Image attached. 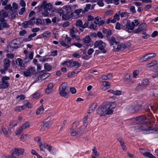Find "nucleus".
<instances>
[{
  "mask_svg": "<svg viewBox=\"0 0 158 158\" xmlns=\"http://www.w3.org/2000/svg\"><path fill=\"white\" fill-rule=\"evenodd\" d=\"M116 106V104L114 102L108 103L99 107L97 110V113L100 116L110 114L113 112V110Z\"/></svg>",
  "mask_w": 158,
  "mask_h": 158,
  "instance_id": "nucleus-1",
  "label": "nucleus"
},
{
  "mask_svg": "<svg viewBox=\"0 0 158 158\" xmlns=\"http://www.w3.org/2000/svg\"><path fill=\"white\" fill-rule=\"evenodd\" d=\"M78 8V6L76 4L64 6L61 12H60V15L62 16V19H64L68 20L72 16L73 10Z\"/></svg>",
  "mask_w": 158,
  "mask_h": 158,
  "instance_id": "nucleus-2",
  "label": "nucleus"
},
{
  "mask_svg": "<svg viewBox=\"0 0 158 158\" xmlns=\"http://www.w3.org/2000/svg\"><path fill=\"white\" fill-rule=\"evenodd\" d=\"M145 118L144 116H140L137 117L135 118H132L131 121L132 122H134L133 124L134 125L136 124H138L137 126L134 127L135 130H141L143 131V132L145 128L142 127V126L145 125L146 126V129H148V127L146 125L144 124L141 125L144 122Z\"/></svg>",
  "mask_w": 158,
  "mask_h": 158,
  "instance_id": "nucleus-3",
  "label": "nucleus"
},
{
  "mask_svg": "<svg viewBox=\"0 0 158 158\" xmlns=\"http://www.w3.org/2000/svg\"><path fill=\"white\" fill-rule=\"evenodd\" d=\"M133 22H131L129 19L123 20L122 24V28L129 32H131L134 28Z\"/></svg>",
  "mask_w": 158,
  "mask_h": 158,
  "instance_id": "nucleus-4",
  "label": "nucleus"
},
{
  "mask_svg": "<svg viewBox=\"0 0 158 158\" xmlns=\"http://www.w3.org/2000/svg\"><path fill=\"white\" fill-rule=\"evenodd\" d=\"M24 149L21 148H15L11 151V155L9 156L8 158H17L18 157L23 155Z\"/></svg>",
  "mask_w": 158,
  "mask_h": 158,
  "instance_id": "nucleus-5",
  "label": "nucleus"
},
{
  "mask_svg": "<svg viewBox=\"0 0 158 158\" xmlns=\"http://www.w3.org/2000/svg\"><path fill=\"white\" fill-rule=\"evenodd\" d=\"M106 46L105 43L101 40H99L96 41L94 44V48H98L103 53H105L106 52V50L105 49Z\"/></svg>",
  "mask_w": 158,
  "mask_h": 158,
  "instance_id": "nucleus-6",
  "label": "nucleus"
},
{
  "mask_svg": "<svg viewBox=\"0 0 158 158\" xmlns=\"http://www.w3.org/2000/svg\"><path fill=\"white\" fill-rule=\"evenodd\" d=\"M78 122L75 121L73 124L72 127L70 131V133L72 136H80L83 133V132H78L76 131L75 128L77 127V125L78 124Z\"/></svg>",
  "mask_w": 158,
  "mask_h": 158,
  "instance_id": "nucleus-7",
  "label": "nucleus"
},
{
  "mask_svg": "<svg viewBox=\"0 0 158 158\" xmlns=\"http://www.w3.org/2000/svg\"><path fill=\"white\" fill-rule=\"evenodd\" d=\"M62 64L63 66H66L68 67L72 68L75 67L76 68L79 67L81 64L77 61H74L70 60L68 61H65L62 62Z\"/></svg>",
  "mask_w": 158,
  "mask_h": 158,
  "instance_id": "nucleus-8",
  "label": "nucleus"
},
{
  "mask_svg": "<svg viewBox=\"0 0 158 158\" xmlns=\"http://www.w3.org/2000/svg\"><path fill=\"white\" fill-rule=\"evenodd\" d=\"M10 79L9 77L4 76L2 77V81L0 82V88L5 89L8 87L9 83L7 81Z\"/></svg>",
  "mask_w": 158,
  "mask_h": 158,
  "instance_id": "nucleus-9",
  "label": "nucleus"
},
{
  "mask_svg": "<svg viewBox=\"0 0 158 158\" xmlns=\"http://www.w3.org/2000/svg\"><path fill=\"white\" fill-rule=\"evenodd\" d=\"M67 86V83L64 82L62 84L59 88L60 94V95L66 98L68 97L67 94L65 91Z\"/></svg>",
  "mask_w": 158,
  "mask_h": 158,
  "instance_id": "nucleus-10",
  "label": "nucleus"
},
{
  "mask_svg": "<svg viewBox=\"0 0 158 158\" xmlns=\"http://www.w3.org/2000/svg\"><path fill=\"white\" fill-rule=\"evenodd\" d=\"M19 41L20 39L19 38H17L11 41L9 45L7 46L8 49H9L10 48L13 49L18 48L21 44Z\"/></svg>",
  "mask_w": 158,
  "mask_h": 158,
  "instance_id": "nucleus-11",
  "label": "nucleus"
},
{
  "mask_svg": "<svg viewBox=\"0 0 158 158\" xmlns=\"http://www.w3.org/2000/svg\"><path fill=\"white\" fill-rule=\"evenodd\" d=\"M156 55V54L155 53H147L140 58L139 59V60L140 62L146 61L148 60L155 57Z\"/></svg>",
  "mask_w": 158,
  "mask_h": 158,
  "instance_id": "nucleus-12",
  "label": "nucleus"
},
{
  "mask_svg": "<svg viewBox=\"0 0 158 158\" xmlns=\"http://www.w3.org/2000/svg\"><path fill=\"white\" fill-rule=\"evenodd\" d=\"M142 127L145 128L144 130L143 131V133L145 134H149L155 131L158 132V128H154L152 127H149L146 129V126L145 125L142 126Z\"/></svg>",
  "mask_w": 158,
  "mask_h": 158,
  "instance_id": "nucleus-13",
  "label": "nucleus"
},
{
  "mask_svg": "<svg viewBox=\"0 0 158 158\" xmlns=\"http://www.w3.org/2000/svg\"><path fill=\"white\" fill-rule=\"evenodd\" d=\"M70 33L71 36L72 37H76L78 35H79L80 32L77 29L74 27H73L70 30Z\"/></svg>",
  "mask_w": 158,
  "mask_h": 158,
  "instance_id": "nucleus-14",
  "label": "nucleus"
},
{
  "mask_svg": "<svg viewBox=\"0 0 158 158\" xmlns=\"http://www.w3.org/2000/svg\"><path fill=\"white\" fill-rule=\"evenodd\" d=\"M146 27V24L142 23L140 24L137 29L134 30L133 32L134 33H138L142 31Z\"/></svg>",
  "mask_w": 158,
  "mask_h": 158,
  "instance_id": "nucleus-15",
  "label": "nucleus"
},
{
  "mask_svg": "<svg viewBox=\"0 0 158 158\" xmlns=\"http://www.w3.org/2000/svg\"><path fill=\"white\" fill-rule=\"evenodd\" d=\"M140 152L143 154V156L148 157L149 158H155V156L149 152H146L144 149H140Z\"/></svg>",
  "mask_w": 158,
  "mask_h": 158,
  "instance_id": "nucleus-16",
  "label": "nucleus"
},
{
  "mask_svg": "<svg viewBox=\"0 0 158 158\" xmlns=\"http://www.w3.org/2000/svg\"><path fill=\"white\" fill-rule=\"evenodd\" d=\"M34 71V69L32 68H29L23 72V74L25 77H27L32 74Z\"/></svg>",
  "mask_w": 158,
  "mask_h": 158,
  "instance_id": "nucleus-17",
  "label": "nucleus"
},
{
  "mask_svg": "<svg viewBox=\"0 0 158 158\" xmlns=\"http://www.w3.org/2000/svg\"><path fill=\"white\" fill-rule=\"evenodd\" d=\"M53 84L52 83H49L47 86V88L45 89V93L48 94L52 93L53 90Z\"/></svg>",
  "mask_w": 158,
  "mask_h": 158,
  "instance_id": "nucleus-18",
  "label": "nucleus"
},
{
  "mask_svg": "<svg viewBox=\"0 0 158 158\" xmlns=\"http://www.w3.org/2000/svg\"><path fill=\"white\" fill-rule=\"evenodd\" d=\"M42 4L44 6V7L46 9V10L50 11L52 10V6L50 3H47L46 2L44 1L42 2Z\"/></svg>",
  "mask_w": 158,
  "mask_h": 158,
  "instance_id": "nucleus-19",
  "label": "nucleus"
},
{
  "mask_svg": "<svg viewBox=\"0 0 158 158\" xmlns=\"http://www.w3.org/2000/svg\"><path fill=\"white\" fill-rule=\"evenodd\" d=\"M0 21V25L2 26V28H8L9 27V26L7 24V21L5 19L1 18Z\"/></svg>",
  "mask_w": 158,
  "mask_h": 158,
  "instance_id": "nucleus-20",
  "label": "nucleus"
},
{
  "mask_svg": "<svg viewBox=\"0 0 158 158\" xmlns=\"http://www.w3.org/2000/svg\"><path fill=\"white\" fill-rule=\"evenodd\" d=\"M120 11L118 13H116L114 15L113 19H111V23H115L117 21H118L120 19Z\"/></svg>",
  "mask_w": 158,
  "mask_h": 158,
  "instance_id": "nucleus-21",
  "label": "nucleus"
},
{
  "mask_svg": "<svg viewBox=\"0 0 158 158\" xmlns=\"http://www.w3.org/2000/svg\"><path fill=\"white\" fill-rule=\"evenodd\" d=\"M34 19V18H32L31 20L27 21H25L22 23V25L23 27L25 28H27L29 25H31L32 23V21Z\"/></svg>",
  "mask_w": 158,
  "mask_h": 158,
  "instance_id": "nucleus-22",
  "label": "nucleus"
},
{
  "mask_svg": "<svg viewBox=\"0 0 158 158\" xmlns=\"http://www.w3.org/2000/svg\"><path fill=\"white\" fill-rule=\"evenodd\" d=\"M16 63L17 65L19 67H24L25 66L23 60L20 58H17L15 60Z\"/></svg>",
  "mask_w": 158,
  "mask_h": 158,
  "instance_id": "nucleus-23",
  "label": "nucleus"
},
{
  "mask_svg": "<svg viewBox=\"0 0 158 158\" xmlns=\"http://www.w3.org/2000/svg\"><path fill=\"white\" fill-rule=\"evenodd\" d=\"M46 149L51 154H55L56 153V150L52 146L49 145H46Z\"/></svg>",
  "mask_w": 158,
  "mask_h": 158,
  "instance_id": "nucleus-24",
  "label": "nucleus"
},
{
  "mask_svg": "<svg viewBox=\"0 0 158 158\" xmlns=\"http://www.w3.org/2000/svg\"><path fill=\"white\" fill-rule=\"evenodd\" d=\"M10 60L8 58H6L4 61V69L7 70L8 67L10 66Z\"/></svg>",
  "mask_w": 158,
  "mask_h": 158,
  "instance_id": "nucleus-25",
  "label": "nucleus"
},
{
  "mask_svg": "<svg viewBox=\"0 0 158 158\" xmlns=\"http://www.w3.org/2000/svg\"><path fill=\"white\" fill-rule=\"evenodd\" d=\"M118 140L119 142L120 145L121 146L123 150H126V146L124 145V142L123 139L121 138H119L118 139Z\"/></svg>",
  "mask_w": 158,
  "mask_h": 158,
  "instance_id": "nucleus-26",
  "label": "nucleus"
},
{
  "mask_svg": "<svg viewBox=\"0 0 158 158\" xmlns=\"http://www.w3.org/2000/svg\"><path fill=\"white\" fill-rule=\"evenodd\" d=\"M94 7V6L93 5H92L91 6L90 4H86L85 7H84V10L83 11V12H87L90 9L92 10L93 9Z\"/></svg>",
  "mask_w": 158,
  "mask_h": 158,
  "instance_id": "nucleus-27",
  "label": "nucleus"
},
{
  "mask_svg": "<svg viewBox=\"0 0 158 158\" xmlns=\"http://www.w3.org/2000/svg\"><path fill=\"white\" fill-rule=\"evenodd\" d=\"M44 110L43 106L42 105L40 106L37 109L36 111V114L37 115H39L42 114Z\"/></svg>",
  "mask_w": 158,
  "mask_h": 158,
  "instance_id": "nucleus-28",
  "label": "nucleus"
},
{
  "mask_svg": "<svg viewBox=\"0 0 158 158\" xmlns=\"http://www.w3.org/2000/svg\"><path fill=\"white\" fill-rule=\"evenodd\" d=\"M109 42L110 46L113 45L114 44L117 45L119 43L118 42L116 41L114 37H112L109 40Z\"/></svg>",
  "mask_w": 158,
  "mask_h": 158,
  "instance_id": "nucleus-29",
  "label": "nucleus"
},
{
  "mask_svg": "<svg viewBox=\"0 0 158 158\" xmlns=\"http://www.w3.org/2000/svg\"><path fill=\"white\" fill-rule=\"evenodd\" d=\"M126 48L125 45L123 44H120L118 45L117 46L116 48L114 49V51H118L120 49H123L125 48Z\"/></svg>",
  "mask_w": 158,
  "mask_h": 158,
  "instance_id": "nucleus-30",
  "label": "nucleus"
},
{
  "mask_svg": "<svg viewBox=\"0 0 158 158\" xmlns=\"http://www.w3.org/2000/svg\"><path fill=\"white\" fill-rule=\"evenodd\" d=\"M108 92L113 94L115 95H119L121 94L122 93L120 90H114L112 89H110L108 91Z\"/></svg>",
  "mask_w": 158,
  "mask_h": 158,
  "instance_id": "nucleus-31",
  "label": "nucleus"
},
{
  "mask_svg": "<svg viewBox=\"0 0 158 158\" xmlns=\"http://www.w3.org/2000/svg\"><path fill=\"white\" fill-rule=\"evenodd\" d=\"M8 15V14L3 10H0V19L1 18L4 19Z\"/></svg>",
  "mask_w": 158,
  "mask_h": 158,
  "instance_id": "nucleus-32",
  "label": "nucleus"
},
{
  "mask_svg": "<svg viewBox=\"0 0 158 158\" xmlns=\"http://www.w3.org/2000/svg\"><path fill=\"white\" fill-rule=\"evenodd\" d=\"M36 35V33H33L32 34H31L28 35V38H26L24 40L25 41H29L32 40V38L34 37H35Z\"/></svg>",
  "mask_w": 158,
  "mask_h": 158,
  "instance_id": "nucleus-33",
  "label": "nucleus"
},
{
  "mask_svg": "<svg viewBox=\"0 0 158 158\" xmlns=\"http://www.w3.org/2000/svg\"><path fill=\"white\" fill-rule=\"evenodd\" d=\"M52 124L51 121L43 122V124H41L43 127H48L50 126Z\"/></svg>",
  "mask_w": 158,
  "mask_h": 158,
  "instance_id": "nucleus-34",
  "label": "nucleus"
},
{
  "mask_svg": "<svg viewBox=\"0 0 158 158\" xmlns=\"http://www.w3.org/2000/svg\"><path fill=\"white\" fill-rule=\"evenodd\" d=\"M23 104L24 105L23 106H25V108L26 107L30 108L32 107L31 105L27 101H24L23 102Z\"/></svg>",
  "mask_w": 158,
  "mask_h": 158,
  "instance_id": "nucleus-35",
  "label": "nucleus"
},
{
  "mask_svg": "<svg viewBox=\"0 0 158 158\" xmlns=\"http://www.w3.org/2000/svg\"><path fill=\"white\" fill-rule=\"evenodd\" d=\"M38 145L40 147V150L42 151H44L45 148L46 149V145H48V144L45 143L42 144L41 143H40Z\"/></svg>",
  "mask_w": 158,
  "mask_h": 158,
  "instance_id": "nucleus-36",
  "label": "nucleus"
},
{
  "mask_svg": "<svg viewBox=\"0 0 158 158\" xmlns=\"http://www.w3.org/2000/svg\"><path fill=\"white\" fill-rule=\"evenodd\" d=\"M44 68L47 71H49L52 69V67L49 64L46 63L44 65Z\"/></svg>",
  "mask_w": 158,
  "mask_h": 158,
  "instance_id": "nucleus-37",
  "label": "nucleus"
},
{
  "mask_svg": "<svg viewBox=\"0 0 158 158\" xmlns=\"http://www.w3.org/2000/svg\"><path fill=\"white\" fill-rule=\"evenodd\" d=\"M90 40L91 39L88 36H85L83 39V42L85 44H88L89 43Z\"/></svg>",
  "mask_w": 158,
  "mask_h": 158,
  "instance_id": "nucleus-38",
  "label": "nucleus"
},
{
  "mask_svg": "<svg viewBox=\"0 0 158 158\" xmlns=\"http://www.w3.org/2000/svg\"><path fill=\"white\" fill-rule=\"evenodd\" d=\"M157 64V61L156 60H153L151 62L147 64L146 65L148 67H152L155 65Z\"/></svg>",
  "mask_w": 158,
  "mask_h": 158,
  "instance_id": "nucleus-39",
  "label": "nucleus"
},
{
  "mask_svg": "<svg viewBox=\"0 0 158 158\" xmlns=\"http://www.w3.org/2000/svg\"><path fill=\"white\" fill-rule=\"evenodd\" d=\"M129 7L130 12L134 14L136 13V10L135 9V7L134 6L130 5H129Z\"/></svg>",
  "mask_w": 158,
  "mask_h": 158,
  "instance_id": "nucleus-40",
  "label": "nucleus"
},
{
  "mask_svg": "<svg viewBox=\"0 0 158 158\" xmlns=\"http://www.w3.org/2000/svg\"><path fill=\"white\" fill-rule=\"evenodd\" d=\"M23 129L21 126L16 130L15 133V135H19L23 131Z\"/></svg>",
  "mask_w": 158,
  "mask_h": 158,
  "instance_id": "nucleus-41",
  "label": "nucleus"
},
{
  "mask_svg": "<svg viewBox=\"0 0 158 158\" xmlns=\"http://www.w3.org/2000/svg\"><path fill=\"white\" fill-rule=\"evenodd\" d=\"M21 127L23 129H24L27 128H28L30 127V123L29 122H26L23 123L22 126H21Z\"/></svg>",
  "mask_w": 158,
  "mask_h": 158,
  "instance_id": "nucleus-42",
  "label": "nucleus"
},
{
  "mask_svg": "<svg viewBox=\"0 0 158 158\" xmlns=\"http://www.w3.org/2000/svg\"><path fill=\"white\" fill-rule=\"evenodd\" d=\"M25 109V106H19L15 107V110L16 111H19L22 110H24Z\"/></svg>",
  "mask_w": 158,
  "mask_h": 158,
  "instance_id": "nucleus-43",
  "label": "nucleus"
},
{
  "mask_svg": "<svg viewBox=\"0 0 158 158\" xmlns=\"http://www.w3.org/2000/svg\"><path fill=\"white\" fill-rule=\"evenodd\" d=\"M40 92L37 91L34 93L33 95V97L34 98H38L40 97Z\"/></svg>",
  "mask_w": 158,
  "mask_h": 158,
  "instance_id": "nucleus-44",
  "label": "nucleus"
},
{
  "mask_svg": "<svg viewBox=\"0 0 158 158\" xmlns=\"http://www.w3.org/2000/svg\"><path fill=\"white\" fill-rule=\"evenodd\" d=\"M79 72V71L76 70L73 71L69 73L68 74V76L69 77H72V76L74 75L75 74H77Z\"/></svg>",
  "mask_w": 158,
  "mask_h": 158,
  "instance_id": "nucleus-45",
  "label": "nucleus"
},
{
  "mask_svg": "<svg viewBox=\"0 0 158 158\" xmlns=\"http://www.w3.org/2000/svg\"><path fill=\"white\" fill-rule=\"evenodd\" d=\"M83 23L81 20H78L76 22V25L78 27H81L82 26Z\"/></svg>",
  "mask_w": 158,
  "mask_h": 158,
  "instance_id": "nucleus-46",
  "label": "nucleus"
},
{
  "mask_svg": "<svg viewBox=\"0 0 158 158\" xmlns=\"http://www.w3.org/2000/svg\"><path fill=\"white\" fill-rule=\"evenodd\" d=\"M88 116H85L83 119V124L85 127H86L88 125Z\"/></svg>",
  "mask_w": 158,
  "mask_h": 158,
  "instance_id": "nucleus-47",
  "label": "nucleus"
},
{
  "mask_svg": "<svg viewBox=\"0 0 158 158\" xmlns=\"http://www.w3.org/2000/svg\"><path fill=\"white\" fill-rule=\"evenodd\" d=\"M2 131L3 134L6 136H8V135L9 134L8 131H7V129L4 128H2Z\"/></svg>",
  "mask_w": 158,
  "mask_h": 158,
  "instance_id": "nucleus-48",
  "label": "nucleus"
},
{
  "mask_svg": "<svg viewBox=\"0 0 158 158\" xmlns=\"http://www.w3.org/2000/svg\"><path fill=\"white\" fill-rule=\"evenodd\" d=\"M129 14L127 12L120 13V15L121 17H125L128 16Z\"/></svg>",
  "mask_w": 158,
  "mask_h": 158,
  "instance_id": "nucleus-49",
  "label": "nucleus"
},
{
  "mask_svg": "<svg viewBox=\"0 0 158 158\" xmlns=\"http://www.w3.org/2000/svg\"><path fill=\"white\" fill-rule=\"evenodd\" d=\"M94 50L93 48H89L87 51V53L88 55L90 56L94 52Z\"/></svg>",
  "mask_w": 158,
  "mask_h": 158,
  "instance_id": "nucleus-50",
  "label": "nucleus"
},
{
  "mask_svg": "<svg viewBox=\"0 0 158 158\" xmlns=\"http://www.w3.org/2000/svg\"><path fill=\"white\" fill-rule=\"evenodd\" d=\"M60 44L62 46L66 47V48H69L70 47V46L69 44L66 43L63 41L60 42Z\"/></svg>",
  "mask_w": 158,
  "mask_h": 158,
  "instance_id": "nucleus-51",
  "label": "nucleus"
},
{
  "mask_svg": "<svg viewBox=\"0 0 158 158\" xmlns=\"http://www.w3.org/2000/svg\"><path fill=\"white\" fill-rule=\"evenodd\" d=\"M26 11L25 7H22L21 8L19 11V13L20 15H22L23 14L24 12Z\"/></svg>",
  "mask_w": 158,
  "mask_h": 158,
  "instance_id": "nucleus-52",
  "label": "nucleus"
},
{
  "mask_svg": "<svg viewBox=\"0 0 158 158\" xmlns=\"http://www.w3.org/2000/svg\"><path fill=\"white\" fill-rule=\"evenodd\" d=\"M71 40V39L68 37L67 35L66 36V38L65 39V42L67 43L69 45L71 44L70 41Z\"/></svg>",
  "mask_w": 158,
  "mask_h": 158,
  "instance_id": "nucleus-53",
  "label": "nucleus"
},
{
  "mask_svg": "<svg viewBox=\"0 0 158 158\" xmlns=\"http://www.w3.org/2000/svg\"><path fill=\"white\" fill-rule=\"evenodd\" d=\"M90 57L89 56V55H88V54H83L82 56V58L85 60H88L90 58Z\"/></svg>",
  "mask_w": 158,
  "mask_h": 158,
  "instance_id": "nucleus-54",
  "label": "nucleus"
},
{
  "mask_svg": "<svg viewBox=\"0 0 158 158\" xmlns=\"http://www.w3.org/2000/svg\"><path fill=\"white\" fill-rule=\"evenodd\" d=\"M19 4L23 7H25L26 5V2L23 0H21L20 1Z\"/></svg>",
  "mask_w": 158,
  "mask_h": 158,
  "instance_id": "nucleus-55",
  "label": "nucleus"
},
{
  "mask_svg": "<svg viewBox=\"0 0 158 158\" xmlns=\"http://www.w3.org/2000/svg\"><path fill=\"white\" fill-rule=\"evenodd\" d=\"M149 83V81L148 79H144L143 80L142 85H148Z\"/></svg>",
  "mask_w": 158,
  "mask_h": 158,
  "instance_id": "nucleus-56",
  "label": "nucleus"
},
{
  "mask_svg": "<svg viewBox=\"0 0 158 158\" xmlns=\"http://www.w3.org/2000/svg\"><path fill=\"white\" fill-rule=\"evenodd\" d=\"M72 56L74 58H79L81 56L79 53L75 52L72 54Z\"/></svg>",
  "mask_w": 158,
  "mask_h": 158,
  "instance_id": "nucleus-57",
  "label": "nucleus"
},
{
  "mask_svg": "<svg viewBox=\"0 0 158 158\" xmlns=\"http://www.w3.org/2000/svg\"><path fill=\"white\" fill-rule=\"evenodd\" d=\"M139 72L138 71L135 70L134 71L133 73V77L134 78H135L136 77L139 75Z\"/></svg>",
  "mask_w": 158,
  "mask_h": 158,
  "instance_id": "nucleus-58",
  "label": "nucleus"
},
{
  "mask_svg": "<svg viewBox=\"0 0 158 158\" xmlns=\"http://www.w3.org/2000/svg\"><path fill=\"white\" fill-rule=\"evenodd\" d=\"M131 77V74H127L124 76V80L125 81H128L130 79Z\"/></svg>",
  "mask_w": 158,
  "mask_h": 158,
  "instance_id": "nucleus-59",
  "label": "nucleus"
},
{
  "mask_svg": "<svg viewBox=\"0 0 158 158\" xmlns=\"http://www.w3.org/2000/svg\"><path fill=\"white\" fill-rule=\"evenodd\" d=\"M73 45L79 48H81L82 46V44L78 43H74L73 44H71V45Z\"/></svg>",
  "mask_w": 158,
  "mask_h": 158,
  "instance_id": "nucleus-60",
  "label": "nucleus"
},
{
  "mask_svg": "<svg viewBox=\"0 0 158 158\" xmlns=\"http://www.w3.org/2000/svg\"><path fill=\"white\" fill-rule=\"evenodd\" d=\"M102 84L105 86H109L110 85V83L106 81H104L102 82Z\"/></svg>",
  "mask_w": 158,
  "mask_h": 158,
  "instance_id": "nucleus-61",
  "label": "nucleus"
},
{
  "mask_svg": "<svg viewBox=\"0 0 158 158\" xmlns=\"http://www.w3.org/2000/svg\"><path fill=\"white\" fill-rule=\"evenodd\" d=\"M28 137V136L26 134L23 135L21 137V139L22 140L24 141L25 140L27 139Z\"/></svg>",
  "mask_w": 158,
  "mask_h": 158,
  "instance_id": "nucleus-62",
  "label": "nucleus"
},
{
  "mask_svg": "<svg viewBox=\"0 0 158 158\" xmlns=\"http://www.w3.org/2000/svg\"><path fill=\"white\" fill-rule=\"evenodd\" d=\"M12 6L13 9L15 10H17L18 9V5L15 2L13 3Z\"/></svg>",
  "mask_w": 158,
  "mask_h": 158,
  "instance_id": "nucleus-63",
  "label": "nucleus"
},
{
  "mask_svg": "<svg viewBox=\"0 0 158 158\" xmlns=\"http://www.w3.org/2000/svg\"><path fill=\"white\" fill-rule=\"evenodd\" d=\"M158 35V32L157 31H153L152 33L151 34V36L154 38L156 36H157Z\"/></svg>",
  "mask_w": 158,
  "mask_h": 158,
  "instance_id": "nucleus-64",
  "label": "nucleus"
}]
</instances>
